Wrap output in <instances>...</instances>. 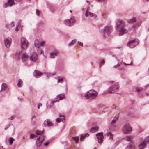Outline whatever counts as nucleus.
Returning <instances> with one entry per match:
<instances>
[{"label": "nucleus", "mask_w": 149, "mask_h": 149, "mask_svg": "<svg viewBox=\"0 0 149 149\" xmlns=\"http://www.w3.org/2000/svg\"><path fill=\"white\" fill-rule=\"evenodd\" d=\"M36 14L38 16H39L40 15V11L37 9H36Z\"/></svg>", "instance_id": "nucleus-40"}, {"label": "nucleus", "mask_w": 149, "mask_h": 149, "mask_svg": "<svg viewBox=\"0 0 149 149\" xmlns=\"http://www.w3.org/2000/svg\"><path fill=\"white\" fill-rule=\"evenodd\" d=\"M76 41V40L74 39L72 40L68 44V46H70L73 45Z\"/></svg>", "instance_id": "nucleus-35"}, {"label": "nucleus", "mask_w": 149, "mask_h": 149, "mask_svg": "<svg viewBox=\"0 0 149 149\" xmlns=\"http://www.w3.org/2000/svg\"><path fill=\"white\" fill-rule=\"evenodd\" d=\"M65 95L64 93L58 95L56 97L57 98H59V100H62L65 98Z\"/></svg>", "instance_id": "nucleus-25"}, {"label": "nucleus", "mask_w": 149, "mask_h": 149, "mask_svg": "<svg viewBox=\"0 0 149 149\" xmlns=\"http://www.w3.org/2000/svg\"><path fill=\"white\" fill-rule=\"evenodd\" d=\"M58 101H59V100H54L53 101H52L51 102L50 104V107H52L53 106L54 104L55 103L57 102H58Z\"/></svg>", "instance_id": "nucleus-34"}, {"label": "nucleus", "mask_w": 149, "mask_h": 149, "mask_svg": "<svg viewBox=\"0 0 149 149\" xmlns=\"http://www.w3.org/2000/svg\"><path fill=\"white\" fill-rule=\"evenodd\" d=\"M98 1H104L105 0H97Z\"/></svg>", "instance_id": "nucleus-59"}, {"label": "nucleus", "mask_w": 149, "mask_h": 149, "mask_svg": "<svg viewBox=\"0 0 149 149\" xmlns=\"http://www.w3.org/2000/svg\"><path fill=\"white\" fill-rule=\"evenodd\" d=\"M145 143L149 142V136L145 138L144 141Z\"/></svg>", "instance_id": "nucleus-38"}, {"label": "nucleus", "mask_w": 149, "mask_h": 149, "mask_svg": "<svg viewBox=\"0 0 149 149\" xmlns=\"http://www.w3.org/2000/svg\"><path fill=\"white\" fill-rule=\"evenodd\" d=\"M11 39L10 38H8L4 40V42L5 45L7 48L9 47L11 44Z\"/></svg>", "instance_id": "nucleus-13"}, {"label": "nucleus", "mask_w": 149, "mask_h": 149, "mask_svg": "<svg viewBox=\"0 0 149 149\" xmlns=\"http://www.w3.org/2000/svg\"><path fill=\"white\" fill-rule=\"evenodd\" d=\"M45 43V41H42L40 42V45L41 46H43Z\"/></svg>", "instance_id": "nucleus-44"}, {"label": "nucleus", "mask_w": 149, "mask_h": 149, "mask_svg": "<svg viewBox=\"0 0 149 149\" xmlns=\"http://www.w3.org/2000/svg\"><path fill=\"white\" fill-rule=\"evenodd\" d=\"M103 132L99 133L96 134V136L97 139H98V142L99 143H101L103 141L102 139L104 138L103 135Z\"/></svg>", "instance_id": "nucleus-11"}, {"label": "nucleus", "mask_w": 149, "mask_h": 149, "mask_svg": "<svg viewBox=\"0 0 149 149\" xmlns=\"http://www.w3.org/2000/svg\"><path fill=\"white\" fill-rule=\"evenodd\" d=\"M97 94L98 93L96 91L91 89L85 93V97L87 99H92L96 98Z\"/></svg>", "instance_id": "nucleus-2"}, {"label": "nucleus", "mask_w": 149, "mask_h": 149, "mask_svg": "<svg viewBox=\"0 0 149 149\" xmlns=\"http://www.w3.org/2000/svg\"><path fill=\"white\" fill-rule=\"evenodd\" d=\"M139 43V40L138 39H135L129 41L127 44V45L130 48H134L138 45Z\"/></svg>", "instance_id": "nucleus-5"}, {"label": "nucleus", "mask_w": 149, "mask_h": 149, "mask_svg": "<svg viewBox=\"0 0 149 149\" xmlns=\"http://www.w3.org/2000/svg\"><path fill=\"white\" fill-rule=\"evenodd\" d=\"M88 11L87 10L86 11L85 13V16L86 17H88V15H89Z\"/></svg>", "instance_id": "nucleus-46"}, {"label": "nucleus", "mask_w": 149, "mask_h": 149, "mask_svg": "<svg viewBox=\"0 0 149 149\" xmlns=\"http://www.w3.org/2000/svg\"><path fill=\"white\" fill-rule=\"evenodd\" d=\"M45 73L46 74L48 78H49L50 77H51V73Z\"/></svg>", "instance_id": "nucleus-43"}, {"label": "nucleus", "mask_w": 149, "mask_h": 149, "mask_svg": "<svg viewBox=\"0 0 149 149\" xmlns=\"http://www.w3.org/2000/svg\"><path fill=\"white\" fill-rule=\"evenodd\" d=\"M45 139L44 136L43 135L40 136L38 138L36 141V144L37 146L39 147L41 145Z\"/></svg>", "instance_id": "nucleus-9"}, {"label": "nucleus", "mask_w": 149, "mask_h": 149, "mask_svg": "<svg viewBox=\"0 0 149 149\" xmlns=\"http://www.w3.org/2000/svg\"><path fill=\"white\" fill-rule=\"evenodd\" d=\"M10 126V125L9 124L7 125L4 127V129L5 130H6Z\"/></svg>", "instance_id": "nucleus-45"}, {"label": "nucleus", "mask_w": 149, "mask_h": 149, "mask_svg": "<svg viewBox=\"0 0 149 149\" xmlns=\"http://www.w3.org/2000/svg\"><path fill=\"white\" fill-rule=\"evenodd\" d=\"M15 4L14 0H8L7 3H6L3 5V7L4 8H6L8 6L11 7Z\"/></svg>", "instance_id": "nucleus-10"}, {"label": "nucleus", "mask_w": 149, "mask_h": 149, "mask_svg": "<svg viewBox=\"0 0 149 149\" xmlns=\"http://www.w3.org/2000/svg\"><path fill=\"white\" fill-rule=\"evenodd\" d=\"M143 89V88L142 87L140 88H138L136 89V91L138 92H139L141 91Z\"/></svg>", "instance_id": "nucleus-42"}, {"label": "nucleus", "mask_w": 149, "mask_h": 149, "mask_svg": "<svg viewBox=\"0 0 149 149\" xmlns=\"http://www.w3.org/2000/svg\"><path fill=\"white\" fill-rule=\"evenodd\" d=\"M112 31V27L111 26L108 25L106 26L103 30L102 33L103 36L105 38H107L110 36Z\"/></svg>", "instance_id": "nucleus-3"}, {"label": "nucleus", "mask_w": 149, "mask_h": 149, "mask_svg": "<svg viewBox=\"0 0 149 149\" xmlns=\"http://www.w3.org/2000/svg\"><path fill=\"white\" fill-rule=\"evenodd\" d=\"M132 139V136H128L124 138V139L127 141H130Z\"/></svg>", "instance_id": "nucleus-27"}, {"label": "nucleus", "mask_w": 149, "mask_h": 149, "mask_svg": "<svg viewBox=\"0 0 149 149\" xmlns=\"http://www.w3.org/2000/svg\"><path fill=\"white\" fill-rule=\"evenodd\" d=\"M119 87L118 85H116L111 87L108 89V92L109 93H112L119 90Z\"/></svg>", "instance_id": "nucleus-8"}, {"label": "nucleus", "mask_w": 149, "mask_h": 149, "mask_svg": "<svg viewBox=\"0 0 149 149\" xmlns=\"http://www.w3.org/2000/svg\"><path fill=\"white\" fill-rule=\"evenodd\" d=\"M114 68H116L120 70H122L124 69V68L123 66H115L114 67Z\"/></svg>", "instance_id": "nucleus-29"}, {"label": "nucleus", "mask_w": 149, "mask_h": 149, "mask_svg": "<svg viewBox=\"0 0 149 149\" xmlns=\"http://www.w3.org/2000/svg\"><path fill=\"white\" fill-rule=\"evenodd\" d=\"M141 25V22L138 23L139 26H140Z\"/></svg>", "instance_id": "nucleus-64"}, {"label": "nucleus", "mask_w": 149, "mask_h": 149, "mask_svg": "<svg viewBox=\"0 0 149 149\" xmlns=\"http://www.w3.org/2000/svg\"><path fill=\"white\" fill-rule=\"evenodd\" d=\"M89 13L90 17H93L94 18L96 17V16L94 14L91 13V12H89Z\"/></svg>", "instance_id": "nucleus-36"}, {"label": "nucleus", "mask_w": 149, "mask_h": 149, "mask_svg": "<svg viewBox=\"0 0 149 149\" xmlns=\"http://www.w3.org/2000/svg\"><path fill=\"white\" fill-rule=\"evenodd\" d=\"M125 65H132V61H131V62L130 64H127L124 63Z\"/></svg>", "instance_id": "nucleus-50"}, {"label": "nucleus", "mask_w": 149, "mask_h": 149, "mask_svg": "<svg viewBox=\"0 0 149 149\" xmlns=\"http://www.w3.org/2000/svg\"><path fill=\"white\" fill-rule=\"evenodd\" d=\"M56 121L58 123H59L61 121L60 119L59 118H57L56 119Z\"/></svg>", "instance_id": "nucleus-51"}, {"label": "nucleus", "mask_w": 149, "mask_h": 149, "mask_svg": "<svg viewBox=\"0 0 149 149\" xmlns=\"http://www.w3.org/2000/svg\"><path fill=\"white\" fill-rule=\"evenodd\" d=\"M126 149H135V146L133 143H129L127 146Z\"/></svg>", "instance_id": "nucleus-19"}, {"label": "nucleus", "mask_w": 149, "mask_h": 149, "mask_svg": "<svg viewBox=\"0 0 149 149\" xmlns=\"http://www.w3.org/2000/svg\"><path fill=\"white\" fill-rule=\"evenodd\" d=\"M136 18L135 17H134L128 20L127 22L130 24H132L136 22Z\"/></svg>", "instance_id": "nucleus-23"}, {"label": "nucleus", "mask_w": 149, "mask_h": 149, "mask_svg": "<svg viewBox=\"0 0 149 149\" xmlns=\"http://www.w3.org/2000/svg\"><path fill=\"white\" fill-rule=\"evenodd\" d=\"M22 51L19 52V53H18V55H19L20 54H21V53L22 52Z\"/></svg>", "instance_id": "nucleus-63"}, {"label": "nucleus", "mask_w": 149, "mask_h": 149, "mask_svg": "<svg viewBox=\"0 0 149 149\" xmlns=\"http://www.w3.org/2000/svg\"><path fill=\"white\" fill-rule=\"evenodd\" d=\"M14 140V139L10 137L9 138V144L10 145H11L13 143V141Z\"/></svg>", "instance_id": "nucleus-37"}, {"label": "nucleus", "mask_w": 149, "mask_h": 149, "mask_svg": "<svg viewBox=\"0 0 149 149\" xmlns=\"http://www.w3.org/2000/svg\"><path fill=\"white\" fill-rule=\"evenodd\" d=\"M146 145L147 143L145 141H143L139 145L138 149H144L146 148Z\"/></svg>", "instance_id": "nucleus-18"}, {"label": "nucleus", "mask_w": 149, "mask_h": 149, "mask_svg": "<svg viewBox=\"0 0 149 149\" xmlns=\"http://www.w3.org/2000/svg\"><path fill=\"white\" fill-rule=\"evenodd\" d=\"M21 46L22 49L23 50H26L28 47V42L24 38H22L20 40Z\"/></svg>", "instance_id": "nucleus-6"}, {"label": "nucleus", "mask_w": 149, "mask_h": 149, "mask_svg": "<svg viewBox=\"0 0 149 149\" xmlns=\"http://www.w3.org/2000/svg\"><path fill=\"white\" fill-rule=\"evenodd\" d=\"M7 87V85L6 83H3L1 85V88L0 91V92L5 91Z\"/></svg>", "instance_id": "nucleus-20"}, {"label": "nucleus", "mask_w": 149, "mask_h": 149, "mask_svg": "<svg viewBox=\"0 0 149 149\" xmlns=\"http://www.w3.org/2000/svg\"><path fill=\"white\" fill-rule=\"evenodd\" d=\"M35 117L36 116L35 115H34L31 118V119L32 120L33 118H35Z\"/></svg>", "instance_id": "nucleus-56"}, {"label": "nucleus", "mask_w": 149, "mask_h": 149, "mask_svg": "<svg viewBox=\"0 0 149 149\" xmlns=\"http://www.w3.org/2000/svg\"><path fill=\"white\" fill-rule=\"evenodd\" d=\"M42 106V104H41V103H39V104H38V107H38V109H39V108H40V106Z\"/></svg>", "instance_id": "nucleus-52"}, {"label": "nucleus", "mask_w": 149, "mask_h": 149, "mask_svg": "<svg viewBox=\"0 0 149 149\" xmlns=\"http://www.w3.org/2000/svg\"><path fill=\"white\" fill-rule=\"evenodd\" d=\"M29 58V56L26 53H23L21 57V58L22 62H25L27 61Z\"/></svg>", "instance_id": "nucleus-12"}, {"label": "nucleus", "mask_w": 149, "mask_h": 149, "mask_svg": "<svg viewBox=\"0 0 149 149\" xmlns=\"http://www.w3.org/2000/svg\"><path fill=\"white\" fill-rule=\"evenodd\" d=\"M43 131L44 130H43L42 131L39 130H37L36 131L35 133L37 135H40L43 133Z\"/></svg>", "instance_id": "nucleus-32"}, {"label": "nucleus", "mask_w": 149, "mask_h": 149, "mask_svg": "<svg viewBox=\"0 0 149 149\" xmlns=\"http://www.w3.org/2000/svg\"><path fill=\"white\" fill-rule=\"evenodd\" d=\"M36 137V135H33L32 134H31L30 136V139H33V138Z\"/></svg>", "instance_id": "nucleus-41"}, {"label": "nucleus", "mask_w": 149, "mask_h": 149, "mask_svg": "<svg viewBox=\"0 0 149 149\" xmlns=\"http://www.w3.org/2000/svg\"><path fill=\"white\" fill-rule=\"evenodd\" d=\"M57 78H56V77L55 78V79H56L58 80V83H62L63 82V77H61L60 76H58L57 77Z\"/></svg>", "instance_id": "nucleus-26"}, {"label": "nucleus", "mask_w": 149, "mask_h": 149, "mask_svg": "<svg viewBox=\"0 0 149 149\" xmlns=\"http://www.w3.org/2000/svg\"><path fill=\"white\" fill-rule=\"evenodd\" d=\"M61 121L63 122H65V116L64 117H63V118H61Z\"/></svg>", "instance_id": "nucleus-49"}, {"label": "nucleus", "mask_w": 149, "mask_h": 149, "mask_svg": "<svg viewBox=\"0 0 149 149\" xmlns=\"http://www.w3.org/2000/svg\"><path fill=\"white\" fill-rule=\"evenodd\" d=\"M89 136V134L88 133L82 134L81 136L80 139V141H83L86 137H88Z\"/></svg>", "instance_id": "nucleus-22"}, {"label": "nucleus", "mask_w": 149, "mask_h": 149, "mask_svg": "<svg viewBox=\"0 0 149 149\" xmlns=\"http://www.w3.org/2000/svg\"><path fill=\"white\" fill-rule=\"evenodd\" d=\"M19 21V22L18 23V25L17 26L15 29V30L16 31H18V25H19V24H20L22 20H20Z\"/></svg>", "instance_id": "nucleus-39"}, {"label": "nucleus", "mask_w": 149, "mask_h": 149, "mask_svg": "<svg viewBox=\"0 0 149 149\" xmlns=\"http://www.w3.org/2000/svg\"><path fill=\"white\" fill-rule=\"evenodd\" d=\"M15 24V23L13 22H12L10 23V25L12 27H13L14 26Z\"/></svg>", "instance_id": "nucleus-47"}, {"label": "nucleus", "mask_w": 149, "mask_h": 149, "mask_svg": "<svg viewBox=\"0 0 149 149\" xmlns=\"http://www.w3.org/2000/svg\"><path fill=\"white\" fill-rule=\"evenodd\" d=\"M59 54V52L58 51H56L54 52H52L50 53V58H54V56H52V55H54L55 56H57V54Z\"/></svg>", "instance_id": "nucleus-24"}, {"label": "nucleus", "mask_w": 149, "mask_h": 149, "mask_svg": "<svg viewBox=\"0 0 149 149\" xmlns=\"http://www.w3.org/2000/svg\"><path fill=\"white\" fill-rule=\"evenodd\" d=\"M78 44L79 45H80L81 46H83V43L82 42H80L79 41H78Z\"/></svg>", "instance_id": "nucleus-53"}, {"label": "nucleus", "mask_w": 149, "mask_h": 149, "mask_svg": "<svg viewBox=\"0 0 149 149\" xmlns=\"http://www.w3.org/2000/svg\"><path fill=\"white\" fill-rule=\"evenodd\" d=\"M18 99L20 101H21V100H22L21 99V98H20L19 97H18Z\"/></svg>", "instance_id": "nucleus-62"}, {"label": "nucleus", "mask_w": 149, "mask_h": 149, "mask_svg": "<svg viewBox=\"0 0 149 149\" xmlns=\"http://www.w3.org/2000/svg\"><path fill=\"white\" fill-rule=\"evenodd\" d=\"M39 44V42L38 40H35L34 41V45L36 48H38Z\"/></svg>", "instance_id": "nucleus-28"}, {"label": "nucleus", "mask_w": 149, "mask_h": 149, "mask_svg": "<svg viewBox=\"0 0 149 149\" xmlns=\"http://www.w3.org/2000/svg\"><path fill=\"white\" fill-rule=\"evenodd\" d=\"M49 143V142L48 141H47L46 142V143H44V145L45 146H47L48 145Z\"/></svg>", "instance_id": "nucleus-54"}, {"label": "nucleus", "mask_w": 149, "mask_h": 149, "mask_svg": "<svg viewBox=\"0 0 149 149\" xmlns=\"http://www.w3.org/2000/svg\"><path fill=\"white\" fill-rule=\"evenodd\" d=\"M116 30L119 32V36H122L128 32L127 30L125 28V24L122 20H119L116 24Z\"/></svg>", "instance_id": "nucleus-1"}, {"label": "nucleus", "mask_w": 149, "mask_h": 149, "mask_svg": "<svg viewBox=\"0 0 149 149\" xmlns=\"http://www.w3.org/2000/svg\"><path fill=\"white\" fill-rule=\"evenodd\" d=\"M43 53V51L42 50H41V52H40V53L41 54H42Z\"/></svg>", "instance_id": "nucleus-60"}, {"label": "nucleus", "mask_w": 149, "mask_h": 149, "mask_svg": "<svg viewBox=\"0 0 149 149\" xmlns=\"http://www.w3.org/2000/svg\"><path fill=\"white\" fill-rule=\"evenodd\" d=\"M105 60L104 59L102 60L101 62V63L102 65H104L105 64Z\"/></svg>", "instance_id": "nucleus-48"}, {"label": "nucleus", "mask_w": 149, "mask_h": 149, "mask_svg": "<svg viewBox=\"0 0 149 149\" xmlns=\"http://www.w3.org/2000/svg\"><path fill=\"white\" fill-rule=\"evenodd\" d=\"M132 128L130 124L128 123L125 124L122 127V133L125 134H129L131 133Z\"/></svg>", "instance_id": "nucleus-4"}, {"label": "nucleus", "mask_w": 149, "mask_h": 149, "mask_svg": "<svg viewBox=\"0 0 149 149\" xmlns=\"http://www.w3.org/2000/svg\"><path fill=\"white\" fill-rule=\"evenodd\" d=\"M107 136L109 137V139L112 140L113 139V135L110 132H108L107 133Z\"/></svg>", "instance_id": "nucleus-31"}, {"label": "nucleus", "mask_w": 149, "mask_h": 149, "mask_svg": "<svg viewBox=\"0 0 149 149\" xmlns=\"http://www.w3.org/2000/svg\"><path fill=\"white\" fill-rule=\"evenodd\" d=\"M75 22L76 20L74 17H72L70 19H66L65 21V24L70 27L72 26Z\"/></svg>", "instance_id": "nucleus-7"}, {"label": "nucleus", "mask_w": 149, "mask_h": 149, "mask_svg": "<svg viewBox=\"0 0 149 149\" xmlns=\"http://www.w3.org/2000/svg\"><path fill=\"white\" fill-rule=\"evenodd\" d=\"M38 55L37 54L34 53L30 57V59L33 62L36 61L38 58Z\"/></svg>", "instance_id": "nucleus-16"}, {"label": "nucleus", "mask_w": 149, "mask_h": 149, "mask_svg": "<svg viewBox=\"0 0 149 149\" xmlns=\"http://www.w3.org/2000/svg\"><path fill=\"white\" fill-rule=\"evenodd\" d=\"M14 117V116H12L9 118V119L10 120H12L13 119Z\"/></svg>", "instance_id": "nucleus-55"}, {"label": "nucleus", "mask_w": 149, "mask_h": 149, "mask_svg": "<svg viewBox=\"0 0 149 149\" xmlns=\"http://www.w3.org/2000/svg\"><path fill=\"white\" fill-rule=\"evenodd\" d=\"M64 116L63 115H61L60 114H59V117H64Z\"/></svg>", "instance_id": "nucleus-57"}, {"label": "nucleus", "mask_w": 149, "mask_h": 149, "mask_svg": "<svg viewBox=\"0 0 149 149\" xmlns=\"http://www.w3.org/2000/svg\"><path fill=\"white\" fill-rule=\"evenodd\" d=\"M72 139L74 140L76 143H78L79 141V138L78 137H72Z\"/></svg>", "instance_id": "nucleus-33"}, {"label": "nucleus", "mask_w": 149, "mask_h": 149, "mask_svg": "<svg viewBox=\"0 0 149 149\" xmlns=\"http://www.w3.org/2000/svg\"><path fill=\"white\" fill-rule=\"evenodd\" d=\"M44 125L49 127L52 126L53 125L52 122L49 119H46L44 121Z\"/></svg>", "instance_id": "nucleus-15"}, {"label": "nucleus", "mask_w": 149, "mask_h": 149, "mask_svg": "<svg viewBox=\"0 0 149 149\" xmlns=\"http://www.w3.org/2000/svg\"><path fill=\"white\" fill-rule=\"evenodd\" d=\"M43 73L37 70H35L33 72L34 77L36 78L40 77Z\"/></svg>", "instance_id": "nucleus-14"}, {"label": "nucleus", "mask_w": 149, "mask_h": 149, "mask_svg": "<svg viewBox=\"0 0 149 149\" xmlns=\"http://www.w3.org/2000/svg\"><path fill=\"white\" fill-rule=\"evenodd\" d=\"M99 128L97 126H95L90 129V131L92 132H95L98 130Z\"/></svg>", "instance_id": "nucleus-21"}, {"label": "nucleus", "mask_w": 149, "mask_h": 149, "mask_svg": "<svg viewBox=\"0 0 149 149\" xmlns=\"http://www.w3.org/2000/svg\"><path fill=\"white\" fill-rule=\"evenodd\" d=\"M118 119V116H116L113 118V119L111 121L110 124V126L111 127H114L115 126L113 125L116 122Z\"/></svg>", "instance_id": "nucleus-17"}, {"label": "nucleus", "mask_w": 149, "mask_h": 149, "mask_svg": "<svg viewBox=\"0 0 149 149\" xmlns=\"http://www.w3.org/2000/svg\"><path fill=\"white\" fill-rule=\"evenodd\" d=\"M17 85V86L19 87L22 86L23 85V82L21 79H19Z\"/></svg>", "instance_id": "nucleus-30"}, {"label": "nucleus", "mask_w": 149, "mask_h": 149, "mask_svg": "<svg viewBox=\"0 0 149 149\" xmlns=\"http://www.w3.org/2000/svg\"><path fill=\"white\" fill-rule=\"evenodd\" d=\"M51 74H52L51 76H52L55 75V73H51Z\"/></svg>", "instance_id": "nucleus-58"}, {"label": "nucleus", "mask_w": 149, "mask_h": 149, "mask_svg": "<svg viewBox=\"0 0 149 149\" xmlns=\"http://www.w3.org/2000/svg\"><path fill=\"white\" fill-rule=\"evenodd\" d=\"M114 82L113 81H110V83L111 84H112Z\"/></svg>", "instance_id": "nucleus-61"}]
</instances>
